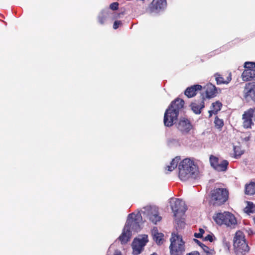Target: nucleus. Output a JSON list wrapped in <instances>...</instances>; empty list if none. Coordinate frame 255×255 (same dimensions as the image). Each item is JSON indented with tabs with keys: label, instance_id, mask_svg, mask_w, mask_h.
<instances>
[{
	"label": "nucleus",
	"instance_id": "nucleus-25",
	"mask_svg": "<svg viewBox=\"0 0 255 255\" xmlns=\"http://www.w3.org/2000/svg\"><path fill=\"white\" fill-rule=\"evenodd\" d=\"M222 104L219 101H217L212 103V107L214 111H215L214 114H217V112L221 110Z\"/></svg>",
	"mask_w": 255,
	"mask_h": 255
},
{
	"label": "nucleus",
	"instance_id": "nucleus-38",
	"mask_svg": "<svg viewBox=\"0 0 255 255\" xmlns=\"http://www.w3.org/2000/svg\"><path fill=\"white\" fill-rule=\"evenodd\" d=\"M243 139L245 141H248L250 140V135H248V136H246L245 137H243Z\"/></svg>",
	"mask_w": 255,
	"mask_h": 255
},
{
	"label": "nucleus",
	"instance_id": "nucleus-8",
	"mask_svg": "<svg viewBox=\"0 0 255 255\" xmlns=\"http://www.w3.org/2000/svg\"><path fill=\"white\" fill-rule=\"evenodd\" d=\"M169 203L175 217L182 216L187 210L185 202L181 199L171 198Z\"/></svg>",
	"mask_w": 255,
	"mask_h": 255
},
{
	"label": "nucleus",
	"instance_id": "nucleus-7",
	"mask_svg": "<svg viewBox=\"0 0 255 255\" xmlns=\"http://www.w3.org/2000/svg\"><path fill=\"white\" fill-rule=\"evenodd\" d=\"M229 192L225 188H215L212 191L211 199L214 206H219L225 203L228 199Z\"/></svg>",
	"mask_w": 255,
	"mask_h": 255
},
{
	"label": "nucleus",
	"instance_id": "nucleus-4",
	"mask_svg": "<svg viewBox=\"0 0 255 255\" xmlns=\"http://www.w3.org/2000/svg\"><path fill=\"white\" fill-rule=\"evenodd\" d=\"M233 246L237 255H246L249 247L246 242L245 235L240 231L237 232L233 239Z\"/></svg>",
	"mask_w": 255,
	"mask_h": 255
},
{
	"label": "nucleus",
	"instance_id": "nucleus-26",
	"mask_svg": "<svg viewBox=\"0 0 255 255\" xmlns=\"http://www.w3.org/2000/svg\"><path fill=\"white\" fill-rule=\"evenodd\" d=\"M106 18H107V13L104 11H101V12L100 13V14L98 16V20H99V23L101 24H104Z\"/></svg>",
	"mask_w": 255,
	"mask_h": 255
},
{
	"label": "nucleus",
	"instance_id": "nucleus-5",
	"mask_svg": "<svg viewBox=\"0 0 255 255\" xmlns=\"http://www.w3.org/2000/svg\"><path fill=\"white\" fill-rule=\"evenodd\" d=\"M170 241L171 242L169 246L170 255H184L185 252V246L182 237L172 234Z\"/></svg>",
	"mask_w": 255,
	"mask_h": 255
},
{
	"label": "nucleus",
	"instance_id": "nucleus-15",
	"mask_svg": "<svg viewBox=\"0 0 255 255\" xmlns=\"http://www.w3.org/2000/svg\"><path fill=\"white\" fill-rule=\"evenodd\" d=\"M202 89V86L200 85L196 84L191 87H188L185 91L184 94L188 98H192L197 94L198 91H200Z\"/></svg>",
	"mask_w": 255,
	"mask_h": 255
},
{
	"label": "nucleus",
	"instance_id": "nucleus-35",
	"mask_svg": "<svg viewBox=\"0 0 255 255\" xmlns=\"http://www.w3.org/2000/svg\"><path fill=\"white\" fill-rule=\"evenodd\" d=\"M178 217H175V221L177 222L178 225L180 226L181 227H182L184 226L185 223L183 221H182L181 220H180Z\"/></svg>",
	"mask_w": 255,
	"mask_h": 255
},
{
	"label": "nucleus",
	"instance_id": "nucleus-32",
	"mask_svg": "<svg viewBox=\"0 0 255 255\" xmlns=\"http://www.w3.org/2000/svg\"><path fill=\"white\" fill-rule=\"evenodd\" d=\"M204 232H205V231L203 229L200 228L199 229V233H194V236L197 238H201L202 237L203 234L204 233Z\"/></svg>",
	"mask_w": 255,
	"mask_h": 255
},
{
	"label": "nucleus",
	"instance_id": "nucleus-37",
	"mask_svg": "<svg viewBox=\"0 0 255 255\" xmlns=\"http://www.w3.org/2000/svg\"><path fill=\"white\" fill-rule=\"evenodd\" d=\"M186 255H200L197 251H193L190 253L187 254Z\"/></svg>",
	"mask_w": 255,
	"mask_h": 255
},
{
	"label": "nucleus",
	"instance_id": "nucleus-42",
	"mask_svg": "<svg viewBox=\"0 0 255 255\" xmlns=\"http://www.w3.org/2000/svg\"><path fill=\"white\" fill-rule=\"evenodd\" d=\"M199 246L202 249V250H203L204 249V246H206V245H205L204 244L201 243Z\"/></svg>",
	"mask_w": 255,
	"mask_h": 255
},
{
	"label": "nucleus",
	"instance_id": "nucleus-39",
	"mask_svg": "<svg viewBox=\"0 0 255 255\" xmlns=\"http://www.w3.org/2000/svg\"><path fill=\"white\" fill-rule=\"evenodd\" d=\"M193 241L197 244H198L199 246L202 243H201L199 240H198L197 239H193Z\"/></svg>",
	"mask_w": 255,
	"mask_h": 255
},
{
	"label": "nucleus",
	"instance_id": "nucleus-19",
	"mask_svg": "<svg viewBox=\"0 0 255 255\" xmlns=\"http://www.w3.org/2000/svg\"><path fill=\"white\" fill-rule=\"evenodd\" d=\"M228 165L229 162L227 160H222L218 162L215 169L219 172H224L227 170Z\"/></svg>",
	"mask_w": 255,
	"mask_h": 255
},
{
	"label": "nucleus",
	"instance_id": "nucleus-11",
	"mask_svg": "<svg viewBox=\"0 0 255 255\" xmlns=\"http://www.w3.org/2000/svg\"><path fill=\"white\" fill-rule=\"evenodd\" d=\"M243 120V126L246 128H252L254 125L253 121H255V108H250L244 112L242 116Z\"/></svg>",
	"mask_w": 255,
	"mask_h": 255
},
{
	"label": "nucleus",
	"instance_id": "nucleus-21",
	"mask_svg": "<svg viewBox=\"0 0 255 255\" xmlns=\"http://www.w3.org/2000/svg\"><path fill=\"white\" fill-rule=\"evenodd\" d=\"M245 193L250 195L255 194V182H251L246 186Z\"/></svg>",
	"mask_w": 255,
	"mask_h": 255
},
{
	"label": "nucleus",
	"instance_id": "nucleus-28",
	"mask_svg": "<svg viewBox=\"0 0 255 255\" xmlns=\"http://www.w3.org/2000/svg\"><path fill=\"white\" fill-rule=\"evenodd\" d=\"M203 251L206 253V255H215L216 252L214 249H210L207 246H204Z\"/></svg>",
	"mask_w": 255,
	"mask_h": 255
},
{
	"label": "nucleus",
	"instance_id": "nucleus-43",
	"mask_svg": "<svg viewBox=\"0 0 255 255\" xmlns=\"http://www.w3.org/2000/svg\"><path fill=\"white\" fill-rule=\"evenodd\" d=\"M249 234H253V231H251V232H250V233H249Z\"/></svg>",
	"mask_w": 255,
	"mask_h": 255
},
{
	"label": "nucleus",
	"instance_id": "nucleus-30",
	"mask_svg": "<svg viewBox=\"0 0 255 255\" xmlns=\"http://www.w3.org/2000/svg\"><path fill=\"white\" fill-rule=\"evenodd\" d=\"M255 208L253 203L249 202L248 206L246 208V212L248 213H253L254 208Z\"/></svg>",
	"mask_w": 255,
	"mask_h": 255
},
{
	"label": "nucleus",
	"instance_id": "nucleus-18",
	"mask_svg": "<svg viewBox=\"0 0 255 255\" xmlns=\"http://www.w3.org/2000/svg\"><path fill=\"white\" fill-rule=\"evenodd\" d=\"M152 236L153 240L158 245H161L163 243V234L161 233H159L157 228L154 227L151 231Z\"/></svg>",
	"mask_w": 255,
	"mask_h": 255
},
{
	"label": "nucleus",
	"instance_id": "nucleus-12",
	"mask_svg": "<svg viewBox=\"0 0 255 255\" xmlns=\"http://www.w3.org/2000/svg\"><path fill=\"white\" fill-rule=\"evenodd\" d=\"M244 98L247 102H255V82H250L246 84L244 90Z\"/></svg>",
	"mask_w": 255,
	"mask_h": 255
},
{
	"label": "nucleus",
	"instance_id": "nucleus-31",
	"mask_svg": "<svg viewBox=\"0 0 255 255\" xmlns=\"http://www.w3.org/2000/svg\"><path fill=\"white\" fill-rule=\"evenodd\" d=\"M223 244L225 249L229 252L230 248V244L229 242H228L225 238H224L223 240Z\"/></svg>",
	"mask_w": 255,
	"mask_h": 255
},
{
	"label": "nucleus",
	"instance_id": "nucleus-2",
	"mask_svg": "<svg viewBox=\"0 0 255 255\" xmlns=\"http://www.w3.org/2000/svg\"><path fill=\"white\" fill-rule=\"evenodd\" d=\"M141 214L140 211L136 214L132 213L128 215L123 232L118 238L122 244H126L129 240L131 236L130 229L135 232L140 230V223L142 220Z\"/></svg>",
	"mask_w": 255,
	"mask_h": 255
},
{
	"label": "nucleus",
	"instance_id": "nucleus-20",
	"mask_svg": "<svg viewBox=\"0 0 255 255\" xmlns=\"http://www.w3.org/2000/svg\"><path fill=\"white\" fill-rule=\"evenodd\" d=\"M215 76L216 77V81L217 84H228L232 79L231 78V74H230L229 76L227 77V79L226 80H224L223 77H222L220 75L218 74V73H216L215 75Z\"/></svg>",
	"mask_w": 255,
	"mask_h": 255
},
{
	"label": "nucleus",
	"instance_id": "nucleus-9",
	"mask_svg": "<svg viewBox=\"0 0 255 255\" xmlns=\"http://www.w3.org/2000/svg\"><path fill=\"white\" fill-rule=\"evenodd\" d=\"M141 213L144 217H146L152 223L156 224L158 222L161 220V217L159 215L157 208L155 207L146 206L142 210Z\"/></svg>",
	"mask_w": 255,
	"mask_h": 255
},
{
	"label": "nucleus",
	"instance_id": "nucleus-10",
	"mask_svg": "<svg viewBox=\"0 0 255 255\" xmlns=\"http://www.w3.org/2000/svg\"><path fill=\"white\" fill-rule=\"evenodd\" d=\"M148 241V236L146 235H139L137 238L134 239L131 245L133 255L140 254Z\"/></svg>",
	"mask_w": 255,
	"mask_h": 255
},
{
	"label": "nucleus",
	"instance_id": "nucleus-6",
	"mask_svg": "<svg viewBox=\"0 0 255 255\" xmlns=\"http://www.w3.org/2000/svg\"><path fill=\"white\" fill-rule=\"evenodd\" d=\"M213 218L216 223L220 225L224 224L227 227L234 228L237 224V220L234 215L228 212L217 213Z\"/></svg>",
	"mask_w": 255,
	"mask_h": 255
},
{
	"label": "nucleus",
	"instance_id": "nucleus-22",
	"mask_svg": "<svg viewBox=\"0 0 255 255\" xmlns=\"http://www.w3.org/2000/svg\"><path fill=\"white\" fill-rule=\"evenodd\" d=\"M180 160V158L179 157H176L175 158L173 159L170 163V165H168L167 166V168L169 171H173L177 166L178 165V162H179V160Z\"/></svg>",
	"mask_w": 255,
	"mask_h": 255
},
{
	"label": "nucleus",
	"instance_id": "nucleus-14",
	"mask_svg": "<svg viewBox=\"0 0 255 255\" xmlns=\"http://www.w3.org/2000/svg\"><path fill=\"white\" fill-rule=\"evenodd\" d=\"M201 101L200 102L192 103L190 106L192 110L196 114H199L201 113V110L204 108V100L205 98L203 94H202Z\"/></svg>",
	"mask_w": 255,
	"mask_h": 255
},
{
	"label": "nucleus",
	"instance_id": "nucleus-3",
	"mask_svg": "<svg viewBox=\"0 0 255 255\" xmlns=\"http://www.w3.org/2000/svg\"><path fill=\"white\" fill-rule=\"evenodd\" d=\"M179 177L182 181H186L190 177L196 178L198 171L194 162L188 158L183 160L178 165Z\"/></svg>",
	"mask_w": 255,
	"mask_h": 255
},
{
	"label": "nucleus",
	"instance_id": "nucleus-13",
	"mask_svg": "<svg viewBox=\"0 0 255 255\" xmlns=\"http://www.w3.org/2000/svg\"><path fill=\"white\" fill-rule=\"evenodd\" d=\"M166 6V0H153L151 4V10L153 12H158Z\"/></svg>",
	"mask_w": 255,
	"mask_h": 255
},
{
	"label": "nucleus",
	"instance_id": "nucleus-1",
	"mask_svg": "<svg viewBox=\"0 0 255 255\" xmlns=\"http://www.w3.org/2000/svg\"><path fill=\"white\" fill-rule=\"evenodd\" d=\"M184 104V100L180 98H176L172 101L164 113L163 122L164 126L168 127H170L175 124L177 128L182 134L185 135L189 133L193 128L190 121L182 118L176 123L179 111L183 108Z\"/></svg>",
	"mask_w": 255,
	"mask_h": 255
},
{
	"label": "nucleus",
	"instance_id": "nucleus-29",
	"mask_svg": "<svg viewBox=\"0 0 255 255\" xmlns=\"http://www.w3.org/2000/svg\"><path fill=\"white\" fill-rule=\"evenodd\" d=\"M245 67L255 71V62H247L245 63Z\"/></svg>",
	"mask_w": 255,
	"mask_h": 255
},
{
	"label": "nucleus",
	"instance_id": "nucleus-34",
	"mask_svg": "<svg viewBox=\"0 0 255 255\" xmlns=\"http://www.w3.org/2000/svg\"><path fill=\"white\" fill-rule=\"evenodd\" d=\"M110 7L111 9L116 10L118 9L119 3L117 2H113L110 5Z\"/></svg>",
	"mask_w": 255,
	"mask_h": 255
},
{
	"label": "nucleus",
	"instance_id": "nucleus-33",
	"mask_svg": "<svg viewBox=\"0 0 255 255\" xmlns=\"http://www.w3.org/2000/svg\"><path fill=\"white\" fill-rule=\"evenodd\" d=\"M214 238H215L213 234H209L204 238V240L205 241H209L210 242H212L214 240Z\"/></svg>",
	"mask_w": 255,
	"mask_h": 255
},
{
	"label": "nucleus",
	"instance_id": "nucleus-41",
	"mask_svg": "<svg viewBox=\"0 0 255 255\" xmlns=\"http://www.w3.org/2000/svg\"><path fill=\"white\" fill-rule=\"evenodd\" d=\"M114 255H121V253L118 250H116L115 252Z\"/></svg>",
	"mask_w": 255,
	"mask_h": 255
},
{
	"label": "nucleus",
	"instance_id": "nucleus-36",
	"mask_svg": "<svg viewBox=\"0 0 255 255\" xmlns=\"http://www.w3.org/2000/svg\"><path fill=\"white\" fill-rule=\"evenodd\" d=\"M121 24V21H118V20L115 21L114 22V23L113 28L115 29H117Z\"/></svg>",
	"mask_w": 255,
	"mask_h": 255
},
{
	"label": "nucleus",
	"instance_id": "nucleus-27",
	"mask_svg": "<svg viewBox=\"0 0 255 255\" xmlns=\"http://www.w3.org/2000/svg\"><path fill=\"white\" fill-rule=\"evenodd\" d=\"M214 123L215 127L218 128H221L224 126V122L223 120L219 119L218 117L215 118Z\"/></svg>",
	"mask_w": 255,
	"mask_h": 255
},
{
	"label": "nucleus",
	"instance_id": "nucleus-24",
	"mask_svg": "<svg viewBox=\"0 0 255 255\" xmlns=\"http://www.w3.org/2000/svg\"><path fill=\"white\" fill-rule=\"evenodd\" d=\"M210 162L211 166L214 169H215L216 166L217 165L219 162V158L213 155H211L210 157Z\"/></svg>",
	"mask_w": 255,
	"mask_h": 255
},
{
	"label": "nucleus",
	"instance_id": "nucleus-23",
	"mask_svg": "<svg viewBox=\"0 0 255 255\" xmlns=\"http://www.w3.org/2000/svg\"><path fill=\"white\" fill-rule=\"evenodd\" d=\"M167 144L169 147L177 146L180 145L179 139L173 137H170L167 139Z\"/></svg>",
	"mask_w": 255,
	"mask_h": 255
},
{
	"label": "nucleus",
	"instance_id": "nucleus-16",
	"mask_svg": "<svg viewBox=\"0 0 255 255\" xmlns=\"http://www.w3.org/2000/svg\"><path fill=\"white\" fill-rule=\"evenodd\" d=\"M206 93V98L210 99L215 96L217 93V88L211 83L208 84L204 87Z\"/></svg>",
	"mask_w": 255,
	"mask_h": 255
},
{
	"label": "nucleus",
	"instance_id": "nucleus-17",
	"mask_svg": "<svg viewBox=\"0 0 255 255\" xmlns=\"http://www.w3.org/2000/svg\"><path fill=\"white\" fill-rule=\"evenodd\" d=\"M243 81H248L250 80H255V71L246 68L242 74Z\"/></svg>",
	"mask_w": 255,
	"mask_h": 255
},
{
	"label": "nucleus",
	"instance_id": "nucleus-40",
	"mask_svg": "<svg viewBox=\"0 0 255 255\" xmlns=\"http://www.w3.org/2000/svg\"><path fill=\"white\" fill-rule=\"evenodd\" d=\"M214 113H215V111H214V110H211V111H209V117H211L212 116L213 114H214Z\"/></svg>",
	"mask_w": 255,
	"mask_h": 255
}]
</instances>
